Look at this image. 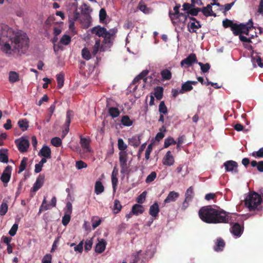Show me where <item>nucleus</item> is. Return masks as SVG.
Returning a JSON list of instances; mask_svg holds the SVG:
<instances>
[{"instance_id": "ddd939ff", "label": "nucleus", "mask_w": 263, "mask_h": 263, "mask_svg": "<svg viewBox=\"0 0 263 263\" xmlns=\"http://www.w3.org/2000/svg\"><path fill=\"white\" fill-rule=\"evenodd\" d=\"M223 165L226 172H232L235 173L238 172V164L236 162L233 160H228L225 162Z\"/></svg>"}, {"instance_id": "774afa93", "label": "nucleus", "mask_w": 263, "mask_h": 263, "mask_svg": "<svg viewBox=\"0 0 263 263\" xmlns=\"http://www.w3.org/2000/svg\"><path fill=\"white\" fill-rule=\"evenodd\" d=\"M51 255L49 254H46L42 259V263H51Z\"/></svg>"}, {"instance_id": "69168bd1", "label": "nucleus", "mask_w": 263, "mask_h": 263, "mask_svg": "<svg viewBox=\"0 0 263 263\" xmlns=\"http://www.w3.org/2000/svg\"><path fill=\"white\" fill-rule=\"evenodd\" d=\"M152 149H153L152 144H149L148 145V146L146 149L145 154V157L146 160L149 159L150 154L152 151Z\"/></svg>"}, {"instance_id": "58836bf2", "label": "nucleus", "mask_w": 263, "mask_h": 263, "mask_svg": "<svg viewBox=\"0 0 263 263\" xmlns=\"http://www.w3.org/2000/svg\"><path fill=\"white\" fill-rule=\"evenodd\" d=\"M161 74L163 80H169L172 78V73L167 69L162 70Z\"/></svg>"}, {"instance_id": "338daca9", "label": "nucleus", "mask_w": 263, "mask_h": 263, "mask_svg": "<svg viewBox=\"0 0 263 263\" xmlns=\"http://www.w3.org/2000/svg\"><path fill=\"white\" fill-rule=\"evenodd\" d=\"M74 250L81 253L83 250V241H81L77 246L74 247Z\"/></svg>"}, {"instance_id": "9d476101", "label": "nucleus", "mask_w": 263, "mask_h": 263, "mask_svg": "<svg viewBox=\"0 0 263 263\" xmlns=\"http://www.w3.org/2000/svg\"><path fill=\"white\" fill-rule=\"evenodd\" d=\"M1 33L0 38L7 39L11 37L13 31L7 25L2 24L0 25Z\"/></svg>"}, {"instance_id": "0e129e2a", "label": "nucleus", "mask_w": 263, "mask_h": 263, "mask_svg": "<svg viewBox=\"0 0 263 263\" xmlns=\"http://www.w3.org/2000/svg\"><path fill=\"white\" fill-rule=\"evenodd\" d=\"M17 229L18 224L16 223L14 224L11 227V229L10 230L9 234L12 236H14L16 233Z\"/></svg>"}, {"instance_id": "f257e3e1", "label": "nucleus", "mask_w": 263, "mask_h": 263, "mask_svg": "<svg viewBox=\"0 0 263 263\" xmlns=\"http://www.w3.org/2000/svg\"><path fill=\"white\" fill-rule=\"evenodd\" d=\"M200 218L207 223H228L230 214L221 209H215L212 205L202 206L198 212Z\"/></svg>"}, {"instance_id": "603ef678", "label": "nucleus", "mask_w": 263, "mask_h": 263, "mask_svg": "<svg viewBox=\"0 0 263 263\" xmlns=\"http://www.w3.org/2000/svg\"><path fill=\"white\" fill-rule=\"evenodd\" d=\"M91 221L92 227L94 230L100 224L101 220L97 217H93L92 218Z\"/></svg>"}, {"instance_id": "864d4df0", "label": "nucleus", "mask_w": 263, "mask_h": 263, "mask_svg": "<svg viewBox=\"0 0 263 263\" xmlns=\"http://www.w3.org/2000/svg\"><path fill=\"white\" fill-rule=\"evenodd\" d=\"M131 144L134 147H137L141 143L140 141V136L138 137H133L132 138H131L130 140Z\"/></svg>"}, {"instance_id": "c9c22d12", "label": "nucleus", "mask_w": 263, "mask_h": 263, "mask_svg": "<svg viewBox=\"0 0 263 263\" xmlns=\"http://www.w3.org/2000/svg\"><path fill=\"white\" fill-rule=\"evenodd\" d=\"M104 190V187L100 181H97L95 185V192L98 195L102 193Z\"/></svg>"}, {"instance_id": "f704fd0d", "label": "nucleus", "mask_w": 263, "mask_h": 263, "mask_svg": "<svg viewBox=\"0 0 263 263\" xmlns=\"http://www.w3.org/2000/svg\"><path fill=\"white\" fill-rule=\"evenodd\" d=\"M138 9L145 14H149L152 12V9L147 7L146 5L142 2H140L138 4Z\"/></svg>"}, {"instance_id": "2eb2a0df", "label": "nucleus", "mask_w": 263, "mask_h": 263, "mask_svg": "<svg viewBox=\"0 0 263 263\" xmlns=\"http://www.w3.org/2000/svg\"><path fill=\"white\" fill-rule=\"evenodd\" d=\"M44 175H39L36 180V182L34 183L33 186L31 189V191L35 192L42 186L44 182Z\"/></svg>"}, {"instance_id": "72a5a7b5", "label": "nucleus", "mask_w": 263, "mask_h": 263, "mask_svg": "<svg viewBox=\"0 0 263 263\" xmlns=\"http://www.w3.org/2000/svg\"><path fill=\"white\" fill-rule=\"evenodd\" d=\"M194 196V189L193 186H190L187 189L185 193V199L186 200L192 201Z\"/></svg>"}, {"instance_id": "4468645a", "label": "nucleus", "mask_w": 263, "mask_h": 263, "mask_svg": "<svg viewBox=\"0 0 263 263\" xmlns=\"http://www.w3.org/2000/svg\"><path fill=\"white\" fill-rule=\"evenodd\" d=\"M213 5H217L218 6H219L220 4H210L208 5L206 7H204L202 8H201V11L203 13L204 15H205L206 17L210 16H216V14L214 13L212 10V6Z\"/></svg>"}, {"instance_id": "b1692460", "label": "nucleus", "mask_w": 263, "mask_h": 263, "mask_svg": "<svg viewBox=\"0 0 263 263\" xmlns=\"http://www.w3.org/2000/svg\"><path fill=\"white\" fill-rule=\"evenodd\" d=\"M159 211L160 210L158 203L155 202L150 206L149 213L152 216L156 218L158 216Z\"/></svg>"}, {"instance_id": "1a4fd4ad", "label": "nucleus", "mask_w": 263, "mask_h": 263, "mask_svg": "<svg viewBox=\"0 0 263 263\" xmlns=\"http://www.w3.org/2000/svg\"><path fill=\"white\" fill-rule=\"evenodd\" d=\"M195 63H198L196 55L195 53H191L186 58L181 61L180 65L181 66L189 67Z\"/></svg>"}, {"instance_id": "c85d7f7f", "label": "nucleus", "mask_w": 263, "mask_h": 263, "mask_svg": "<svg viewBox=\"0 0 263 263\" xmlns=\"http://www.w3.org/2000/svg\"><path fill=\"white\" fill-rule=\"evenodd\" d=\"M106 247V243L104 240L101 239L99 242L96 245L95 251L98 253H101L103 252Z\"/></svg>"}, {"instance_id": "412c9836", "label": "nucleus", "mask_w": 263, "mask_h": 263, "mask_svg": "<svg viewBox=\"0 0 263 263\" xmlns=\"http://www.w3.org/2000/svg\"><path fill=\"white\" fill-rule=\"evenodd\" d=\"M180 7V4L177 5L174 7V10L175 11V12L172 13L171 11L169 12V16L173 24H177V21H175V17L176 16H177V15H179V13H180L179 11Z\"/></svg>"}, {"instance_id": "8fccbe9b", "label": "nucleus", "mask_w": 263, "mask_h": 263, "mask_svg": "<svg viewBox=\"0 0 263 263\" xmlns=\"http://www.w3.org/2000/svg\"><path fill=\"white\" fill-rule=\"evenodd\" d=\"M234 24L235 23L232 20H229L228 18H226L222 21V25L223 27L225 28L230 27L231 30L232 29V27Z\"/></svg>"}, {"instance_id": "de8ad7c7", "label": "nucleus", "mask_w": 263, "mask_h": 263, "mask_svg": "<svg viewBox=\"0 0 263 263\" xmlns=\"http://www.w3.org/2000/svg\"><path fill=\"white\" fill-rule=\"evenodd\" d=\"M147 192L144 191L136 199V201L139 204H142L144 202L146 198Z\"/></svg>"}, {"instance_id": "a19ab883", "label": "nucleus", "mask_w": 263, "mask_h": 263, "mask_svg": "<svg viewBox=\"0 0 263 263\" xmlns=\"http://www.w3.org/2000/svg\"><path fill=\"white\" fill-rule=\"evenodd\" d=\"M7 149L0 150V161L3 163H7L8 162V157L6 154Z\"/></svg>"}, {"instance_id": "79ce46f5", "label": "nucleus", "mask_w": 263, "mask_h": 263, "mask_svg": "<svg viewBox=\"0 0 263 263\" xmlns=\"http://www.w3.org/2000/svg\"><path fill=\"white\" fill-rule=\"evenodd\" d=\"M89 143H90V140L89 139L81 137L80 144L83 148L86 149L88 151H89Z\"/></svg>"}, {"instance_id": "aec40b11", "label": "nucleus", "mask_w": 263, "mask_h": 263, "mask_svg": "<svg viewBox=\"0 0 263 263\" xmlns=\"http://www.w3.org/2000/svg\"><path fill=\"white\" fill-rule=\"evenodd\" d=\"M242 231V228L240 225L238 223H235L231 228V232L235 236H240Z\"/></svg>"}, {"instance_id": "473e14b6", "label": "nucleus", "mask_w": 263, "mask_h": 263, "mask_svg": "<svg viewBox=\"0 0 263 263\" xmlns=\"http://www.w3.org/2000/svg\"><path fill=\"white\" fill-rule=\"evenodd\" d=\"M80 17V13L76 10L73 12V17L69 18V27L70 29H73L74 26V21L78 20Z\"/></svg>"}, {"instance_id": "13d9d810", "label": "nucleus", "mask_w": 263, "mask_h": 263, "mask_svg": "<svg viewBox=\"0 0 263 263\" xmlns=\"http://www.w3.org/2000/svg\"><path fill=\"white\" fill-rule=\"evenodd\" d=\"M70 214L66 213L64 216L62 217V224L66 226L68 224L70 220Z\"/></svg>"}, {"instance_id": "a878e982", "label": "nucleus", "mask_w": 263, "mask_h": 263, "mask_svg": "<svg viewBox=\"0 0 263 263\" xmlns=\"http://www.w3.org/2000/svg\"><path fill=\"white\" fill-rule=\"evenodd\" d=\"M253 28H254L253 26V23L251 19L247 24H243V26L242 29V33L249 35L250 30Z\"/></svg>"}, {"instance_id": "4be33fe9", "label": "nucleus", "mask_w": 263, "mask_h": 263, "mask_svg": "<svg viewBox=\"0 0 263 263\" xmlns=\"http://www.w3.org/2000/svg\"><path fill=\"white\" fill-rule=\"evenodd\" d=\"M144 211V208L140 204H134L132 209V214L135 215H138L142 214Z\"/></svg>"}, {"instance_id": "4c0bfd02", "label": "nucleus", "mask_w": 263, "mask_h": 263, "mask_svg": "<svg viewBox=\"0 0 263 263\" xmlns=\"http://www.w3.org/2000/svg\"><path fill=\"white\" fill-rule=\"evenodd\" d=\"M7 200L4 199L0 206V215H5L8 211Z\"/></svg>"}, {"instance_id": "f8f14e48", "label": "nucleus", "mask_w": 263, "mask_h": 263, "mask_svg": "<svg viewBox=\"0 0 263 263\" xmlns=\"http://www.w3.org/2000/svg\"><path fill=\"white\" fill-rule=\"evenodd\" d=\"M106 109L109 116L114 119L115 118V101L111 98L107 99Z\"/></svg>"}, {"instance_id": "3c124183", "label": "nucleus", "mask_w": 263, "mask_h": 263, "mask_svg": "<svg viewBox=\"0 0 263 263\" xmlns=\"http://www.w3.org/2000/svg\"><path fill=\"white\" fill-rule=\"evenodd\" d=\"M70 41L71 37H70V36L67 34H64V35H63L62 37L60 40V42L64 45H68L70 43Z\"/></svg>"}, {"instance_id": "ea45409f", "label": "nucleus", "mask_w": 263, "mask_h": 263, "mask_svg": "<svg viewBox=\"0 0 263 263\" xmlns=\"http://www.w3.org/2000/svg\"><path fill=\"white\" fill-rule=\"evenodd\" d=\"M57 81L58 83L57 87L61 88L64 85V74L63 73L61 72L57 75Z\"/></svg>"}, {"instance_id": "2f4dec72", "label": "nucleus", "mask_w": 263, "mask_h": 263, "mask_svg": "<svg viewBox=\"0 0 263 263\" xmlns=\"http://www.w3.org/2000/svg\"><path fill=\"white\" fill-rule=\"evenodd\" d=\"M20 80L18 73L15 71H11L9 73V81L13 83Z\"/></svg>"}, {"instance_id": "7ed1b4c3", "label": "nucleus", "mask_w": 263, "mask_h": 263, "mask_svg": "<svg viewBox=\"0 0 263 263\" xmlns=\"http://www.w3.org/2000/svg\"><path fill=\"white\" fill-rule=\"evenodd\" d=\"M262 197L258 193L253 192H251L246 198L245 204L249 211H260L262 209L261 205Z\"/></svg>"}, {"instance_id": "c03bdc74", "label": "nucleus", "mask_w": 263, "mask_h": 263, "mask_svg": "<svg viewBox=\"0 0 263 263\" xmlns=\"http://www.w3.org/2000/svg\"><path fill=\"white\" fill-rule=\"evenodd\" d=\"M198 64L200 66L201 70L203 73L208 72L211 67L209 63L203 64L201 62H198Z\"/></svg>"}, {"instance_id": "6e6d98bb", "label": "nucleus", "mask_w": 263, "mask_h": 263, "mask_svg": "<svg viewBox=\"0 0 263 263\" xmlns=\"http://www.w3.org/2000/svg\"><path fill=\"white\" fill-rule=\"evenodd\" d=\"M251 155L256 158H263V147L259 148L258 151L253 152Z\"/></svg>"}, {"instance_id": "49530a36", "label": "nucleus", "mask_w": 263, "mask_h": 263, "mask_svg": "<svg viewBox=\"0 0 263 263\" xmlns=\"http://www.w3.org/2000/svg\"><path fill=\"white\" fill-rule=\"evenodd\" d=\"M18 125L23 131L27 130L29 126L28 122L26 121V120H19L18 122Z\"/></svg>"}, {"instance_id": "a18cd8bd", "label": "nucleus", "mask_w": 263, "mask_h": 263, "mask_svg": "<svg viewBox=\"0 0 263 263\" xmlns=\"http://www.w3.org/2000/svg\"><path fill=\"white\" fill-rule=\"evenodd\" d=\"M176 141L172 137H170L165 139L164 147L167 148L171 144H176Z\"/></svg>"}, {"instance_id": "f03ea898", "label": "nucleus", "mask_w": 263, "mask_h": 263, "mask_svg": "<svg viewBox=\"0 0 263 263\" xmlns=\"http://www.w3.org/2000/svg\"><path fill=\"white\" fill-rule=\"evenodd\" d=\"M10 41L16 52L22 53L26 52L28 45V38L25 33H17L13 37H10Z\"/></svg>"}, {"instance_id": "423d86ee", "label": "nucleus", "mask_w": 263, "mask_h": 263, "mask_svg": "<svg viewBox=\"0 0 263 263\" xmlns=\"http://www.w3.org/2000/svg\"><path fill=\"white\" fill-rule=\"evenodd\" d=\"M6 39H7L0 38V49L7 56H10L13 53L16 52V51L15 49H14L13 44H10V38H9V41H7Z\"/></svg>"}, {"instance_id": "c756f323", "label": "nucleus", "mask_w": 263, "mask_h": 263, "mask_svg": "<svg viewBox=\"0 0 263 263\" xmlns=\"http://www.w3.org/2000/svg\"><path fill=\"white\" fill-rule=\"evenodd\" d=\"M120 122L121 124L124 126H130L133 124V121L127 115L123 116Z\"/></svg>"}, {"instance_id": "20e7f679", "label": "nucleus", "mask_w": 263, "mask_h": 263, "mask_svg": "<svg viewBox=\"0 0 263 263\" xmlns=\"http://www.w3.org/2000/svg\"><path fill=\"white\" fill-rule=\"evenodd\" d=\"M91 31L92 33L95 34L98 36L104 37V41L105 44L109 45L110 43L112 44L114 35L115 34V31L114 30L111 29L109 31H107L104 27L97 26L91 28Z\"/></svg>"}, {"instance_id": "9b49d317", "label": "nucleus", "mask_w": 263, "mask_h": 263, "mask_svg": "<svg viewBox=\"0 0 263 263\" xmlns=\"http://www.w3.org/2000/svg\"><path fill=\"white\" fill-rule=\"evenodd\" d=\"M12 167L8 165L6 167L1 177V181L4 183V186H7L11 175Z\"/></svg>"}, {"instance_id": "a211bd4d", "label": "nucleus", "mask_w": 263, "mask_h": 263, "mask_svg": "<svg viewBox=\"0 0 263 263\" xmlns=\"http://www.w3.org/2000/svg\"><path fill=\"white\" fill-rule=\"evenodd\" d=\"M78 20L80 21L83 27L87 28L91 25L90 15H86L85 16H80Z\"/></svg>"}, {"instance_id": "6e6552de", "label": "nucleus", "mask_w": 263, "mask_h": 263, "mask_svg": "<svg viewBox=\"0 0 263 263\" xmlns=\"http://www.w3.org/2000/svg\"><path fill=\"white\" fill-rule=\"evenodd\" d=\"M15 143L21 152H26L29 146V141L23 137L16 140Z\"/></svg>"}, {"instance_id": "e433bc0d", "label": "nucleus", "mask_w": 263, "mask_h": 263, "mask_svg": "<svg viewBox=\"0 0 263 263\" xmlns=\"http://www.w3.org/2000/svg\"><path fill=\"white\" fill-rule=\"evenodd\" d=\"M193 89V86L190 84V82L188 81L182 84L181 89L180 90V93H182L184 92L190 91Z\"/></svg>"}, {"instance_id": "37998d69", "label": "nucleus", "mask_w": 263, "mask_h": 263, "mask_svg": "<svg viewBox=\"0 0 263 263\" xmlns=\"http://www.w3.org/2000/svg\"><path fill=\"white\" fill-rule=\"evenodd\" d=\"M28 160V159L27 157H24L22 159V160L21 162V164L19 166V170L18 171V173H22L23 171H24L25 170L26 166H27V163Z\"/></svg>"}, {"instance_id": "4d7b16f0", "label": "nucleus", "mask_w": 263, "mask_h": 263, "mask_svg": "<svg viewBox=\"0 0 263 263\" xmlns=\"http://www.w3.org/2000/svg\"><path fill=\"white\" fill-rule=\"evenodd\" d=\"M51 143L54 146L59 147L62 144V140L59 137H54L51 139Z\"/></svg>"}, {"instance_id": "0eeeda50", "label": "nucleus", "mask_w": 263, "mask_h": 263, "mask_svg": "<svg viewBox=\"0 0 263 263\" xmlns=\"http://www.w3.org/2000/svg\"><path fill=\"white\" fill-rule=\"evenodd\" d=\"M148 72L149 71L148 70H144L134 78L129 86V87H131L132 85H135L133 88L134 92L137 89L138 84L141 80H143L144 82H146L147 78L145 77L148 74Z\"/></svg>"}, {"instance_id": "cd10ccee", "label": "nucleus", "mask_w": 263, "mask_h": 263, "mask_svg": "<svg viewBox=\"0 0 263 263\" xmlns=\"http://www.w3.org/2000/svg\"><path fill=\"white\" fill-rule=\"evenodd\" d=\"M197 24H195V22H192L191 23H189L187 25L188 30L191 33H196V29H198L201 27V25L200 24L199 21H197Z\"/></svg>"}, {"instance_id": "052dcab7", "label": "nucleus", "mask_w": 263, "mask_h": 263, "mask_svg": "<svg viewBox=\"0 0 263 263\" xmlns=\"http://www.w3.org/2000/svg\"><path fill=\"white\" fill-rule=\"evenodd\" d=\"M82 55L86 60H89L91 58V54L89 51L86 48H84L82 50Z\"/></svg>"}, {"instance_id": "5fc2aeb1", "label": "nucleus", "mask_w": 263, "mask_h": 263, "mask_svg": "<svg viewBox=\"0 0 263 263\" xmlns=\"http://www.w3.org/2000/svg\"><path fill=\"white\" fill-rule=\"evenodd\" d=\"M157 174L155 172H152L147 176L146 178L145 182L147 183L153 182L156 178Z\"/></svg>"}, {"instance_id": "7c9ffc66", "label": "nucleus", "mask_w": 263, "mask_h": 263, "mask_svg": "<svg viewBox=\"0 0 263 263\" xmlns=\"http://www.w3.org/2000/svg\"><path fill=\"white\" fill-rule=\"evenodd\" d=\"M163 88L161 86H157L154 89V96L158 100H161L163 97Z\"/></svg>"}, {"instance_id": "39448f33", "label": "nucleus", "mask_w": 263, "mask_h": 263, "mask_svg": "<svg viewBox=\"0 0 263 263\" xmlns=\"http://www.w3.org/2000/svg\"><path fill=\"white\" fill-rule=\"evenodd\" d=\"M118 147L120 151L119 155V162L121 167V172L125 173L128 170L127 153L125 150L127 148V145L124 142L122 139L118 140Z\"/></svg>"}, {"instance_id": "bf43d9fd", "label": "nucleus", "mask_w": 263, "mask_h": 263, "mask_svg": "<svg viewBox=\"0 0 263 263\" xmlns=\"http://www.w3.org/2000/svg\"><path fill=\"white\" fill-rule=\"evenodd\" d=\"M201 10V8H192L190 9L186 14H191L192 16H197L199 12H200Z\"/></svg>"}, {"instance_id": "e2e57ef3", "label": "nucleus", "mask_w": 263, "mask_h": 263, "mask_svg": "<svg viewBox=\"0 0 263 263\" xmlns=\"http://www.w3.org/2000/svg\"><path fill=\"white\" fill-rule=\"evenodd\" d=\"M106 12L104 8H102L99 12L100 21L102 22L106 18Z\"/></svg>"}, {"instance_id": "dca6fc26", "label": "nucleus", "mask_w": 263, "mask_h": 263, "mask_svg": "<svg viewBox=\"0 0 263 263\" xmlns=\"http://www.w3.org/2000/svg\"><path fill=\"white\" fill-rule=\"evenodd\" d=\"M163 165L171 166L174 163V158L170 151H168L163 159Z\"/></svg>"}, {"instance_id": "09e8293b", "label": "nucleus", "mask_w": 263, "mask_h": 263, "mask_svg": "<svg viewBox=\"0 0 263 263\" xmlns=\"http://www.w3.org/2000/svg\"><path fill=\"white\" fill-rule=\"evenodd\" d=\"M159 111L161 114H166L167 113V108L164 101H161L159 105Z\"/></svg>"}, {"instance_id": "bb28decb", "label": "nucleus", "mask_w": 263, "mask_h": 263, "mask_svg": "<svg viewBox=\"0 0 263 263\" xmlns=\"http://www.w3.org/2000/svg\"><path fill=\"white\" fill-rule=\"evenodd\" d=\"M243 24H237L235 23L232 27L231 31L235 35H239L242 34V29Z\"/></svg>"}, {"instance_id": "680f3d73", "label": "nucleus", "mask_w": 263, "mask_h": 263, "mask_svg": "<svg viewBox=\"0 0 263 263\" xmlns=\"http://www.w3.org/2000/svg\"><path fill=\"white\" fill-rule=\"evenodd\" d=\"M87 164L83 162V161L79 160L76 162V167L78 170H81L84 168H86L87 167Z\"/></svg>"}, {"instance_id": "393cba45", "label": "nucleus", "mask_w": 263, "mask_h": 263, "mask_svg": "<svg viewBox=\"0 0 263 263\" xmlns=\"http://www.w3.org/2000/svg\"><path fill=\"white\" fill-rule=\"evenodd\" d=\"M189 17L188 14L185 13H179V15L176 16L175 21H177V24L176 25H179V24L182 23L184 24Z\"/></svg>"}, {"instance_id": "f3484780", "label": "nucleus", "mask_w": 263, "mask_h": 263, "mask_svg": "<svg viewBox=\"0 0 263 263\" xmlns=\"http://www.w3.org/2000/svg\"><path fill=\"white\" fill-rule=\"evenodd\" d=\"M225 245L226 243L223 239L221 237H219L216 240L215 245L214 247V250L216 252L222 251L223 250Z\"/></svg>"}, {"instance_id": "6ab92c4d", "label": "nucleus", "mask_w": 263, "mask_h": 263, "mask_svg": "<svg viewBox=\"0 0 263 263\" xmlns=\"http://www.w3.org/2000/svg\"><path fill=\"white\" fill-rule=\"evenodd\" d=\"M179 194L178 193L175 191H171L169 193L164 202L166 203L175 201L179 197Z\"/></svg>"}, {"instance_id": "5701e85b", "label": "nucleus", "mask_w": 263, "mask_h": 263, "mask_svg": "<svg viewBox=\"0 0 263 263\" xmlns=\"http://www.w3.org/2000/svg\"><path fill=\"white\" fill-rule=\"evenodd\" d=\"M39 155L50 159L51 158V150L48 146H44L40 150Z\"/></svg>"}]
</instances>
